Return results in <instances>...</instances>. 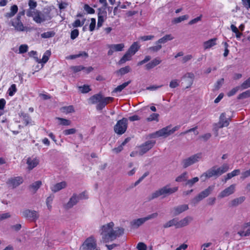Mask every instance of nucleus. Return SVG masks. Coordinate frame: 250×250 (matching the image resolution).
Returning <instances> with one entry per match:
<instances>
[{
    "instance_id": "nucleus-1",
    "label": "nucleus",
    "mask_w": 250,
    "mask_h": 250,
    "mask_svg": "<svg viewBox=\"0 0 250 250\" xmlns=\"http://www.w3.org/2000/svg\"><path fill=\"white\" fill-rule=\"evenodd\" d=\"M114 224L111 222L101 226L99 230L100 235L102 236V241L107 243L115 240L117 237L122 235L124 233L123 228H116L113 229Z\"/></svg>"
},
{
    "instance_id": "nucleus-2",
    "label": "nucleus",
    "mask_w": 250,
    "mask_h": 250,
    "mask_svg": "<svg viewBox=\"0 0 250 250\" xmlns=\"http://www.w3.org/2000/svg\"><path fill=\"white\" fill-rule=\"evenodd\" d=\"M89 100L93 104L98 103L96 109L98 110H101L108 104L112 102L114 98L111 97H104L102 94L99 93L91 96Z\"/></svg>"
},
{
    "instance_id": "nucleus-3",
    "label": "nucleus",
    "mask_w": 250,
    "mask_h": 250,
    "mask_svg": "<svg viewBox=\"0 0 250 250\" xmlns=\"http://www.w3.org/2000/svg\"><path fill=\"white\" fill-rule=\"evenodd\" d=\"M178 187L170 188L168 186H165L152 193L151 195L147 197V200L148 201H150L161 196L165 197L167 195L175 192L178 190Z\"/></svg>"
},
{
    "instance_id": "nucleus-4",
    "label": "nucleus",
    "mask_w": 250,
    "mask_h": 250,
    "mask_svg": "<svg viewBox=\"0 0 250 250\" xmlns=\"http://www.w3.org/2000/svg\"><path fill=\"white\" fill-rule=\"evenodd\" d=\"M203 158L201 152L197 153L182 159L181 165L183 168H186L196 163L199 162Z\"/></svg>"
},
{
    "instance_id": "nucleus-5",
    "label": "nucleus",
    "mask_w": 250,
    "mask_h": 250,
    "mask_svg": "<svg viewBox=\"0 0 250 250\" xmlns=\"http://www.w3.org/2000/svg\"><path fill=\"white\" fill-rule=\"evenodd\" d=\"M97 241L94 236L87 238L80 247V250H94L96 249Z\"/></svg>"
},
{
    "instance_id": "nucleus-6",
    "label": "nucleus",
    "mask_w": 250,
    "mask_h": 250,
    "mask_svg": "<svg viewBox=\"0 0 250 250\" xmlns=\"http://www.w3.org/2000/svg\"><path fill=\"white\" fill-rule=\"evenodd\" d=\"M22 217L30 221L35 222L39 218L38 211L27 208L23 209L21 211Z\"/></svg>"
},
{
    "instance_id": "nucleus-7",
    "label": "nucleus",
    "mask_w": 250,
    "mask_h": 250,
    "mask_svg": "<svg viewBox=\"0 0 250 250\" xmlns=\"http://www.w3.org/2000/svg\"><path fill=\"white\" fill-rule=\"evenodd\" d=\"M127 127V120L126 118H123L117 122L114 126V130L117 134L122 135L125 132Z\"/></svg>"
},
{
    "instance_id": "nucleus-8",
    "label": "nucleus",
    "mask_w": 250,
    "mask_h": 250,
    "mask_svg": "<svg viewBox=\"0 0 250 250\" xmlns=\"http://www.w3.org/2000/svg\"><path fill=\"white\" fill-rule=\"evenodd\" d=\"M214 187L213 186H210L207 188L201 191L197 196L195 197L192 200V203L194 205L197 204L199 202L208 197L209 194H211L214 189Z\"/></svg>"
},
{
    "instance_id": "nucleus-9",
    "label": "nucleus",
    "mask_w": 250,
    "mask_h": 250,
    "mask_svg": "<svg viewBox=\"0 0 250 250\" xmlns=\"http://www.w3.org/2000/svg\"><path fill=\"white\" fill-rule=\"evenodd\" d=\"M51 19V16H50V12L48 11L43 13L36 11L33 17L34 21L38 23H41L45 21L50 20Z\"/></svg>"
},
{
    "instance_id": "nucleus-10",
    "label": "nucleus",
    "mask_w": 250,
    "mask_h": 250,
    "mask_svg": "<svg viewBox=\"0 0 250 250\" xmlns=\"http://www.w3.org/2000/svg\"><path fill=\"white\" fill-rule=\"evenodd\" d=\"M230 119H227L226 114L222 113L219 118V121L218 123V126L214 128L216 131V136H218V130L219 128H222L224 126H228L229 124Z\"/></svg>"
},
{
    "instance_id": "nucleus-11",
    "label": "nucleus",
    "mask_w": 250,
    "mask_h": 250,
    "mask_svg": "<svg viewBox=\"0 0 250 250\" xmlns=\"http://www.w3.org/2000/svg\"><path fill=\"white\" fill-rule=\"evenodd\" d=\"M155 141L153 140H149L142 144L140 148L139 153L141 155H143L149 150H150L155 145Z\"/></svg>"
},
{
    "instance_id": "nucleus-12",
    "label": "nucleus",
    "mask_w": 250,
    "mask_h": 250,
    "mask_svg": "<svg viewBox=\"0 0 250 250\" xmlns=\"http://www.w3.org/2000/svg\"><path fill=\"white\" fill-rule=\"evenodd\" d=\"M235 191V185H231L229 187L222 190L218 196L219 198H223L232 194Z\"/></svg>"
},
{
    "instance_id": "nucleus-13",
    "label": "nucleus",
    "mask_w": 250,
    "mask_h": 250,
    "mask_svg": "<svg viewBox=\"0 0 250 250\" xmlns=\"http://www.w3.org/2000/svg\"><path fill=\"white\" fill-rule=\"evenodd\" d=\"M194 79V75L191 72L187 73L182 78V80L184 81L183 83H185L186 85V88L190 87L193 84Z\"/></svg>"
},
{
    "instance_id": "nucleus-14",
    "label": "nucleus",
    "mask_w": 250,
    "mask_h": 250,
    "mask_svg": "<svg viewBox=\"0 0 250 250\" xmlns=\"http://www.w3.org/2000/svg\"><path fill=\"white\" fill-rule=\"evenodd\" d=\"M170 128L171 125H168L163 128L157 131L153 134L154 137H163L166 138L168 136L171 135L170 132Z\"/></svg>"
},
{
    "instance_id": "nucleus-15",
    "label": "nucleus",
    "mask_w": 250,
    "mask_h": 250,
    "mask_svg": "<svg viewBox=\"0 0 250 250\" xmlns=\"http://www.w3.org/2000/svg\"><path fill=\"white\" fill-rule=\"evenodd\" d=\"M202 176H205L207 178H210L212 177H218L220 176L218 169L216 166H213L208 169L206 172H204Z\"/></svg>"
},
{
    "instance_id": "nucleus-16",
    "label": "nucleus",
    "mask_w": 250,
    "mask_h": 250,
    "mask_svg": "<svg viewBox=\"0 0 250 250\" xmlns=\"http://www.w3.org/2000/svg\"><path fill=\"white\" fill-rule=\"evenodd\" d=\"M189 208L188 205L187 204L180 205L174 207L172 209V212L174 216H177L180 214L186 211Z\"/></svg>"
},
{
    "instance_id": "nucleus-17",
    "label": "nucleus",
    "mask_w": 250,
    "mask_h": 250,
    "mask_svg": "<svg viewBox=\"0 0 250 250\" xmlns=\"http://www.w3.org/2000/svg\"><path fill=\"white\" fill-rule=\"evenodd\" d=\"M79 201L78 198V195L76 193H74L72 197L69 199V201L65 205V208L66 209H69L72 208L74 205H76Z\"/></svg>"
},
{
    "instance_id": "nucleus-18",
    "label": "nucleus",
    "mask_w": 250,
    "mask_h": 250,
    "mask_svg": "<svg viewBox=\"0 0 250 250\" xmlns=\"http://www.w3.org/2000/svg\"><path fill=\"white\" fill-rule=\"evenodd\" d=\"M23 182V179L21 177H16L12 178L8 180V183L10 184L13 188H16Z\"/></svg>"
},
{
    "instance_id": "nucleus-19",
    "label": "nucleus",
    "mask_w": 250,
    "mask_h": 250,
    "mask_svg": "<svg viewBox=\"0 0 250 250\" xmlns=\"http://www.w3.org/2000/svg\"><path fill=\"white\" fill-rule=\"evenodd\" d=\"M246 197L245 196H241L236 198L229 203V206L230 207H236L238 205L242 204L245 200Z\"/></svg>"
},
{
    "instance_id": "nucleus-20",
    "label": "nucleus",
    "mask_w": 250,
    "mask_h": 250,
    "mask_svg": "<svg viewBox=\"0 0 250 250\" xmlns=\"http://www.w3.org/2000/svg\"><path fill=\"white\" fill-rule=\"evenodd\" d=\"M193 220V218L191 216H188L178 221L179 228L187 226L188 224Z\"/></svg>"
},
{
    "instance_id": "nucleus-21",
    "label": "nucleus",
    "mask_w": 250,
    "mask_h": 250,
    "mask_svg": "<svg viewBox=\"0 0 250 250\" xmlns=\"http://www.w3.org/2000/svg\"><path fill=\"white\" fill-rule=\"evenodd\" d=\"M161 62V60L159 58H156L145 65L146 68L147 70H150L159 64Z\"/></svg>"
},
{
    "instance_id": "nucleus-22",
    "label": "nucleus",
    "mask_w": 250,
    "mask_h": 250,
    "mask_svg": "<svg viewBox=\"0 0 250 250\" xmlns=\"http://www.w3.org/2000/svg\"><path fill=\"white\" fill-rule=\"evenodd\" d=\"M66 183L65 181H62L54 185L51 188V190L53 192H57L60 190L66 187Z\"/></svg>"
},
{
    "instance_id": "nucleus-23",
    "label": "nucleus",
    "mask_w": 250,
    "mask_h": 250,
    "mask_svg": "<svg viewBox=\"0 0 250 250\" xmlns=\"http://www.w3.org/2000/svg\"><path fill=\"white\" fill-rule=\"evenodd\" d=\"M175 226L176 228H179L178 227V219L177 218H173L163 225V228L165 229L170 228L172 226Z\"/></svg>"
},
{
    "instance_id": "nucleus-24",
    "label": "nucleus",
    "mask_w": 250,
    "mask_h": 250,
    "mask_svg": "<svg viewBox=\"0 0 250 250\" xmlns=\"http://www.w3.org/2000/svg\"><path fill=\"white\" fill-rule=\"evenodd\" d=\"M51 55V52L49 50H46L44 53L43 57L41 60H39L38 57H34L36 61L39 63H45L49 60Z\"/></svg>"
},
{
    "instance_id": "nucleus-25",
    "label": "nucleus",
    "mask_w": 250,
    "mask_h": 250,
    "mask_svg": "<svg viewBox=\"0 0 250 250\" xmlns=\"http://www.w3.org/2000/svg\"><path fill=\"white\" fill-rule=\"evenodd\" d=\"M146 221L144 217L137 219H134L131 222V225L133 228H138L143 225Z\"/></svg>"
},
{
    "instance_id": "nucleus-26",
    "label": "nucleus",
    "mask_w": 250,
    "mask_h": 250,
    "mask_svg": "<svg viewBox=\"0 0 250 250\" xmlns=\"http://www.w3.org/2000/svg\"><path fill=\"white\" fill-rule=\"evenodd\" d=\"M12 25L17 31H23L25 30V27L21 21H12Z\"/></svg>"
},
{
    "instance_id": "nucleus-27",
    "label": "nucleus",
    "mask_w": 250,
    "mask_h": 250,
    "mask_svg": "<svg viewBox=\"0 0 250 250\" xmlns=\"http://www.w3.org/2000/svg\"><path fill=\"white\" fill-rule=\"evenodd\" d=\"M27 164L28 166V168L32 169L38 165L39 160L36 158L31 159V158H28L27 160Z\"/></svg>"
},
{
    "instance_id": "nucleus-28",
    "label": "nucleus",
    "mask_w": 250,
    "mask_h": 250,
    "mask_svg": "<svg viewBox=\"0 0 250 250\" xmlns=\"http://www.w3.org/2000/svg\"><path fill=\"white\" fill-rule=\"evenodd\" d=\"M18 7L16 5H13L10 8V12L5 13V17L7 18L13 17L18 12Z\"/></svg>"
},
{
    "instance_id": "nucleus-29",
    "label": "nucleus",
    "mask_w": 250,
    "mask_h": 250,
    "mask_svg": "<svg viewBox=\"0 0 250 250\" xmlns=\"http://www.w3.org/2000/svg\"><path fill=\"white\" fill-rule=\"evenodd\" d=\"M140 47V46L139 45L138 42H134L130 46L127 51L132 55H134L138 51Z\"/></svg>"
},
{
    "instance_id": "nucleus-30",
    "label": "nucleus",
    "mask_w": 250,
    "mask_h": 250,
    "mask_svg": "<svg viewBox=\"0 0 250 250\" xmlns=\"http://www.w3.org/2000/svg\"><path fill=\"white\" fill-rule=\"evenodd\" d=\"M216 38L211 39L204 42V48L208 49L216 45Z\"/></svg>"
},
{
    "instance_id": "nucleus-31",
    "label": "nucleus",
    "mask_w": 250,
    "mask_h": 250,
    "mask_svg": "<svg viewBox=\"0 0 250 250\" xmlns=\"http://www.w3.org/2000/svg\"><path fill=\"white\" fill-rule=\"evenodd\" d=\"M174 38L170 34L166 35L163 38L159 39L156 42V44L165 43L169 41L172 40Z\"/></svg>"
},
{
    "instance_id": "nucleus-32",
    "label": "nucleus",
    "mask_w": 250,
    "mask_h": 250,
    "mask_svg": "<svg viewBox=\"0 0 250 250\" xmlns=\"http://www.w3.org/2000/svg\"><path fill=\"white\" fill-rule=\"evenodd\" d=\"M133 55L131 54L127 51L125 54L122 57L118 62L119 64H122L125 63L126 61H130L131 59V57Z\"/></svg>"
},
{
    "instance_id": "nucleus-33",
    "label": "nucleus",
    "mask_w": 250,
    "mask_h": 250,
    "mask_svg": "<svg viewBox=\"0 0 250 250\" xmlns=\"http://www.w3.org/2000/svg\"><path fill=\"white\" fill-rule=\"evenodd\" d=\"M42 185V183L41 181H37L30 185L29 188L33 191V193H35Z\"/></svg>"
},
{
    "instance_id": "nucleus-34",
    "label": "nucleus",
    "mask_w": 250,
    "mask_h": 250,
    "mask_svg": "<svg viewBox=\"0 0 250 250\" xmlns=\"http://www.w3.org/2000/svg\"><path fill=\"white\" fill-rule=\"evenodd\" d=\"M131 70V68L129 66H126L124 67L120 68L119 70L116 71V73L117 75L123 76L127 73L129 72Z\"/></svg>"
},
{
    "instance_id": "nucleus-35",
    "label": "nucleus",
    "mask_w": 250,
    "mask_h": 250,
    "mask_svg": "<svg viewBox=\"0 0 250 250\" xmlns=\"http://www.w3.org/2000/svg\"><path fill=\"white\" fill-rule=\"evenodd\" d=\"M125 47L124 43L112 44L108 45V47H111L115 51H121Z\"/></svg>"
},
{
    "instance_id": "nucleus-36",
    "label": "nucleus",
    "mask_w": 250,
    "mask_h": 250,
    "mask_svg": "<svg viewBox=\"0 0 250 250\" xmlns=\"http://www.w3.org/2000/svg\"><path fill=\"white\" fill-rule=\"evenodd\" d=\"M20 116L22 118L24 123L25 125H27L29 124L31 119L29 115L27 113L21 112L20 113Z\"/></svg>"
},
{
    "instance_id": "nucleus-37",
    "label": "nucleus",
    "mask_w": 250,
    "mask_h": 250,
    "mask_svg": "<svg viewBox=\"0 0 250 250\" xmlns=\"http://www.w3.org/2000/svg\"><path fill=\"white\" fill-rule=\"evenodd\" d=\"M217 169L219 175L221 176L229 170V166L227 164H224L220 167H217Z\"/></svg>"
},
{
    "instance_id": "nucleus-38",
    "label": "nucleus",
    "mask_w": 250,
    "mask_h": 250,
    "mask_svg": "<svg viewBox=\"0 0 250 250\" xmlns=\"http://www.w3.org/2000/svg\"><path fill=\"white\" fill-rule=\"evenodd\" d=\"M240 173V170L239 169H235L232 172L229 173L227 174L226 177L225 178V180L227 181L234 176H237Z\"/></svg>"
},
{
    "instance_id": "nucleus-39",
    "label": "nucleus",
    "mask_w": 250,
    "mask_h": 250,
    "mask_svg": "<svg viewBox=\"0 0 250 250\" xmlns=\"http://www.w3.org/2000/svg\"><path fill=\"white\" fill-rule=\"evenodd\" d=\"M188 172H184L182 174H181L180 175L178 176L176 179L175 181L177 182H181L183 181H186L188 179Z\"/></svg>"
},
{
    "instance_id": "nucleus-40",
    "label": "nucleus",
    "mask_w": 250,
    "mask_h": 250,
    "mask_svg": "<svg viewBox=\"0 0 250 250\" xmlns=\"http://www.w3.org/2000/svg\"><path fill=\"white\" fill-rule=\"evenodd\" d=\"M189 18V16L188 15H185L184 16H180L178 18H174L172 22L174 23H178L181 22L185 20H186Z\"/></svg>"
},
{
    "instance_id": "nucleus-41",
    "label": "nucleus",
    "mask_w": 250,
    "mask_h": 250,
    "mask_svg": "<svg viewBox=\"0 0 250 250\" xmlns=\"http://www.w3.org/2000/svg\"><path fill=\"white\" fill-rule=\"evenodd\" d=\"M56 119L60 121V125H70L71 124V121L68 119L60 117H57Z\"/></svg>"
},
{
    "instance_id": "nucleus-42",
    "label": "nucleus",
    "mask_w": 250,
    "mask_h": 250,
    "mask_svg": "<svg viewBox=\"0 0 250 250\" xmlns=\"http://www.w3.org/2000/svg\"><path fill=\"white\" fill-rule=\"evenodd\" d=\"M230 28L232 31L235 34L237 38H241L242 33L239 31L238 29L234 25L231 24L230 25Z\"/></svg>"
},
{
    "instance_id": "nucleus-43",
    "label": "nucleus",
    "mask_w": 250,
    "mask_h": 250,
    "mask_svg": "<svg viewBox=\"0 0 250 250\" xmlns=\"http://www.w3.org/2000/svg\"><path fill=\"white\" fill-rule=\"evenodd\" d=\"M62 110L63 112H65L66 113H72L75 111L73 105L63 106L62 108Z\"/></svg>"
},
{
    "instance_id": "nucleus-44",
    "label": "nucleus",
    "mask_w": 250,
    "mask_h": 250,
    "mask_svg": "<svg viewBox=\"0 0 250 250\" xmlns=\"http://www.w3.org/2000/svg\"><path fill=\"white\" fill-rule=\"evenodd\" d=\"M55 33L54 31H48L41 34V37L44 39L53 37L55 36Z\"/></svg>"
},
{
    "instance_id": "nucleus-45",
    "label": "nucleus",
    "mask_w": 250,
    "mask_h": 250,
    "mask_svg": "<svg viewBox=\"0 0 250 250\" xmlns=\"http://www.w3.org/2000/svg\"><path fill=\"white\" fill-rule=\"evenodd\" d=\"M77 132V129L74 128H72L70 129H67L64 130L62 132L63 135L65 136H67L69 135H72L76 133Z\"/></svg>"
},
{
    "instance_id": "nucleus-46",
    "label": "nucleus",
    "mask_w": 250,
    "mask_h": 250,
    "mask_svg": "<svg viewBox=\"0 0 250 250\" xmlns=\"http://www.w3.org/2000/svg\"><path fill=\"white\" fill-rule=\"evenodd\" d=\"M199 181V178L197 177H194L191 179L187 180V182L186 183V185L190 187H191L195 183Z\"/></svg>"
},
{
    "instance_id": "nucleus-47",
    "label": "nucleus",
    "mask_w": 250,
    "mask_h": 250,
    "mask_svg": "<svg viewBox=\"0 0 250 250\" xmlns=\"http://www.w3.org/2000/svg\"><path fill=\"white\" fill-rule=\"evenodd\" d=\"M162 48V45L159 44H156V46H151L148 48V50L151 52H157Z\"/></svg>"
},
{
    "instance_id": "nucleus-48",
    "label": "nucleus",
    "mask_w": 250,
    "mask_h": 250,
    "mask_svg": "<svg viewBox=\"0 0 250 250\" xmlns=\"http://www.w3.org/2000/svg\"><path fill=\"white\" fill-rule=\"evenodd\" d=\"M240 88L242 89H247L250 87V77L244 81L240 86Z\"/></svg>"
},
{
    "instance_id": "nucleus-49",
    "label": "nucleus",
    "mask_w": 250,
    "mask_h": 250,
    "mask_svg": "<svg viewBox=\"0 0 250 250\" xmlns=\"http://www.w3.org/2000/svg\"><path fill=\"white\" fill-rule=\"evenodd\" d=\"M250 97V90H247L240 94L238 96V99H244Z\"/></svg>"
},
{
    "instance_id": "nucleus-50",
    "label": "nucleus",
    "mask_w": 250,
    "mask_h": 250,
    "mask_svg": "<svg viewBox=\"0 0 250 250\" xmlns=\"http://www.w3.org/2000/svg\"><path fill=\"white\" fill-rule=\"evenodd\" d=\"M159 116V114L157 113H152L146 119V120L148 122L153 121H158Z\"/></svg>"
},
{
    "instance_id": "nucleus-51",
    "label": "nucleus",
    "mask_w": 250,
    "mask_h": 250,
    "mask_svg": "<svg viewBox=\"0 0 250 250\" xmlns=\"http://www.w3.org/2000/svg\"><path fill=\"white\" fill-rule=\"evenodd\" d=\"M17 91L16 86L15 84H13L9 88L8 92V94L10 96H12L14 95L15 93Z\"/></svg>"
},
{
    "instance_id": "nucleus-52",
    "label": "nucleus",
    "mask_w": 250,
    "mask_h": 250,
    "mask_svg": "<svg viewBox=\"0 0 250 250\" xmlns=\"http://www.w3.org/2000/svg\"><path fill=\"white\" fill-rule=\"evenodd\" d=\"M79 89L81 90V92L83 93H86L91 90L90 87L87 85H83L82 86H80Z\"/></svg>"
},
{
    "instance_id": "nucleus-53",
    "label": "nucleus",
    "mask_w": 250,
    "mask_h": 250,
    "mask_svg": "<svg viewBox=\"0 0 250 250\" xmlns=\"http://www.w3.org/2000/svg\"><path fill=\"white\" fill-rule=\"evenodd\" d=\"M85 68V67L82 65L73 66L71 67V69L75 73L84 70Z\"/></svg>"
},
{
    "instance_id": "nucleus-54",
    "label": "nucleus",
    "mask_w": 250,
    "mask_h": 250,
    "mask_svg": "<svg viewBox=\"0 0 250 250\" xmlns=\"http://www.w3.org/2000/svg\"><path fill=\"white\" fill-rule=\"evenodd\" d=\"M83 8L88 14H94L95 13V10L87 4L84 5Z\"/></svg>"
},
{
    "instance_id": "nucleus-55",
    "label": "nucleus",
    "mask_w": 250,
    "mask_h": 250,
    "mask_svg": "<svg viewBox=\"0 0 250 250\" xmlns=\"http://www.w3.org/2000/svg\"><path fill=\"white\" fill-rule=\"evenodd\" d=\"M28 47L26 44H22L19 47V53L22 54L26 52Z\"/></svg>"
},
{
    "instance_id": "nucleus-56",
    "label": "nucleus",
    "mask_w": 250,
    "mask_h": 250,
    "mask_svg": "<svg viewBox=\"0 0 250 250\" xmlns=\"http://www.w3.org/2000/svg\"><path fill=\"white\" fill-rule=\"evenodd\" d=\"M240 88L239 86H236L233 88H232L230 91H229L227 95L229 97L232 96L235 94V93L238 91V90Z\"/></svg>"
},
{
    "instance_id": "nucleus-57",
    "label": "nucleus",
    "mask_w": 250,
    "mask_h": 250,
    "mask_svg": "<svg viewBox=\"0 0 250 250\" xmlns=\"http://www.w3.org/2000/svg\"><path fill=\"white\" fill-rule=\"evenodd\" d=\"M79 34V30L78 29H74L71 32L70 38L72 40H74L78 36Z\"/></svg>"
},
{
    "instance_id": "nucleus-58",
    "label": "nucleus",
    "mask_w": 250,
    "mask_h": 250,
    "mask_svg": "<svg viewBox=\"0 0 250 250\" xmlns=\"http://www.w3.org/2000/svg\"><path fill=\"white\" fill-rule=\"evenodd\" d=\"M179 85L178 80L175 79L172 80L169 83V87L171 88H174Z\"/></svg>"
},
{
    "instance_id": "nucleus-59",
    "label": "nucleus",
    "mask_w": 250,
    "mask_h": 250,
    "mask_svg": "<svg viewBox=\"0 0 250 250\" xmlns=\"http://www.w3.org/2000/svg\"><path fill=\"white\" fill-rule=\"evenodd\" d=\"M158 216V213L157 212H154V213H153L151 214L147 215V216L144 217V218H145L146 221L147 220H150L152 219L156 218Z\"/></svg>"
},
{
    "instance_id": "nucleus-60",
    "label": "nucleus",
    "mask_w": 250,
    "mask_h": 250,
    "mask_svg": "<svg viewBox=\"0 0 250 250\" xmlns=\"http://www.w3.org/2000/svg\"><path fill=\"white\" fill-rule=\"evenodd\" d=\"M104 16H98V23H97V27L98 28H99L102 26L103 23L104 21Z\"/></svg>"
},
{
    "instance_id": "nucleus-61",
    "label": "nucleus",
    "mask_w": 250,
    "mask_h": 250,
    "mask_svg": "<svg viewBox=\"0 0 250 250\" xmlns=\"http://www.w3.org/2000/svg\"><path fill=\"white\" fill-rule=\"evenodd\" d=\"M224 78H221L220 80H218L216 83L215 84V88L216 89H219L222 84L224 83Z\"/></svg>"
},
{
    "instance_id": "nucleus-62",
    "label": "nucleus",
    "mask_w": 250,
    "mask_h": 250,
    "mask_svg": "<svg viewBox=\"0 0 250 250\" xmlns=\"http://www.w3.org/2000/svg\"><path fill=\"white\" fill-rule=\"evenodd\" d=\"M105 8H104V7L98 8V16H103L106 17V12L105 11Z\"/></svg>"
},
{
    "instance_id": "nucleus-63",
    "label": "nucleus",
    "mask_w": 250,
    "mask_h": 250,
    "mask_svg": "<svg viewBox=\"0 0 250 250\" xmlns=\"http://www.w3.org/2000/svg\"><path fill=\"white\" fill-rule=\"evenodd\" d=\"M137 248L138 250H146V245L143 242H139L137 244Z\"/></svg>"
},
{
    "instance_id": "nucleus-64",
    "label": "nucleus",
    "mask_w": 250,
    "mask_h": 250,
    "mask_svg": "<svg viewBox=\"0 0 250 250\" xmlns=\"http://www.w3.org/2000/svg\"><path fill=\"white\" fill-rule=\"evenodd\" d=\"M241 175V178L242 179H245V178L250 176V169L242 172Z\"/></svg>"
}]
</instances>
